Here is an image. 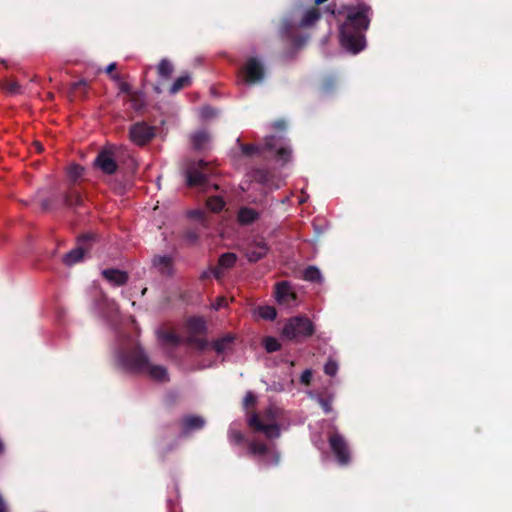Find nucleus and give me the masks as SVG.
I'll use <instances>...</instances> for the list:
<instances>
[{
  "mask_svg": "<svg viewBox=\"0 0 512 512\" xmlns=\"http://www.w3.org/2000/svg\"><path fill=\"white\" fill-rule=\"evenodd\" d=\"M115 358L118 365L125 371L146 374L154 380L167 379V371L163 366L153 365L139 343L131 337L118 340Z\"/></svg>",
  "mask_w": 512,
  "mask_h": 512,
  "instance_id": "1",
  "label": "nucleus"
},
{
  "mask_svg": "<svg viewBox=\"0 0 512 512\" xmlns=\"http://www.w3.org/2000/svg\"><path fill=\"white\" fill-rule=\"evenodd\" d=\"M370 7L365 4L346 7V20L340 26V42L347 51L357 54L365 48L364 31L370 23Z\"/></svg>",
  "mask_w": 512,
  "mask_h": 512,
  "instance_id": "2",
  "label": "nucleus"
},
{
  "mask_svg": "<svg viewBox=\"0 0 512 512\" xmlns=\"http://www.w3.org/2000/svg\"><path fill=\"white\" fill-rule=\"evenodd\" d=\"M283 419V410L276 405H269L261 413L248 415L247 423L253 432L264 434L267 440L280 436V425Z\"/></svg>",
  "mask_w": 512,
  "mask_h": 512,
  "instance_id": "3",
  "label": "nucleus"
},
{
  "mask_svg": "<svg viewBox=\"0 0 512 512\" xmlns=\"http://www.w3.org/2000/svg\"><path fill=\"white\" fill-rule=\"evenodd\" d=\"M237 142L240 143V140L237 139ZM242 153L245 156H253L261 153L262 149H267L269 151L275 152L279 159L283 161L288 160V156L291 153L290 147L286 144L285 139L282 136H269L265 139L264 147L259 145H245L239 144Z\"/></svg>",
  "mask_w": 512,
  "mask_h": 512,
  "instance_id": "4",
  "label": "nucleus"
},
{
  "mask_svg": "<svg viewBox=\"0 0 512 512\" xmlns=\"http://www.w3.org/2000/svg\"><path fill=\"white\" fill-rule=\"evenodd\" d=\"M314 332L313 323L304 316L289 319L283 327L282 335L289 340L308 337Z\"/></svg>",
  "mask_w": 512,
  "mask_h": 512,
  "instance_id": "5",
  "label": "nucleus"
},
{
  "mask_svg": "<svg viewBox=\"0 0 512 512\" xmlns=\"http://www.w3.org/2000/svg\"><path fill=\"white\" fill-rule=\"evenodd\" d=\"M208 174L207 164L200 160L187 168L186 182L189 186L198 187L202 191H208L210 188L217 189L216 184H210Z\"/></svg>",
  "mask_w": 512,
  "mask_h": 512,
  "instance_id": "6",
  "label": "nucleus"
},
{
  "mask_svg": "<svg viewBox=\"0 0 512 512\" xmlns=\"http://www.w3.org/2000/svg\"><path fill=\"white\" fill-rule=\"evenodd\" d=\"M249 453L257 457L264 465H276L279 462V454L270 442L252 439L248 444Z\"/></svg>",
  "mask_w": 512,
  "mask_h": 512,
  "instance_id": "7",
  "label": "nucleus"
},
{
  "mask_svg": "<svg viewBox=\"0 0 512 512\" xmlns=\"http://www.w3.org/2000/svg\"><path fill=\"white\" fill-rule=\"evenodd\" d=\"M264 74L263 64L256 57L248 58L240 71L241 80L249 85L261 83Z\"/></svg>",
  "mask_w": 512,
  "mask_h": 512,
  "instance_id": "8",
  "label": "nucleus"
},
{
  "mask_svg": "<svg viewBox=\"0 0 512 512\" xmlns=\"http://www.w3.org/2000/svg\"><path fill=\"white\" fill-rule=\"evenodd\" d=\"M235 341V335L227 333L221 338L215 340L212 344H209L204 339H195L196 348L202 352H206L208 349H213L218 355H226L233 350Z\"/></svg>",
  "mask_w": 512,
  "mask_h": 512,
  "instance_id": "9",
  "label": "nucleus"
},
{
  "mask_svg": "<svg viewBox=\"0 0 512 512\" xmlns=\"http://www.w3.org/2000/svg\"><path fill=\"white\" fill-rule=\"evenodd\" d=\"M93 235H84L78 239L77 247L69 251L63 256V262L67 266H72L76 263L81 262L84 259V256L91 247V242L93 241Z\"/></svg>",
  "mask_w": 512,
  "mask_h": 512,
  "instance_id": "10",
  "label": "nucleus"
},
{
  "mask_svg": "<svg viewBox=\"0 0 512 512\" xmlns=\"http://www.w3.org/2000/svg\"><path fill=\"white\" fill-rule=\"evenodd\" d=\"M154 136V128L144 122L136 123L130 128V139L136 145H145L150 142Z\"/></svg>",
  "mask_w": 512,
  "mask_h": 512,
  "instance_id": "11",
  "label": "nucleus"
},
{
  "mask_svg": "<svg viewBox=\"0 0 512 512\" xmlns=\"http://www.w3.org/2000/svg\"><path fill=\"white\" fill-rule=\"evenodd\" d=\"M329 444L331 447V450L335 454L337 461L341 465H345L350 460V453L347 446V443L342 435L339 433H333L329 437Z\"/></svg>",
  "mask_w": 512,
  "mask_h": 512,
  "instance_id": "12",
  "label": "nucleus"
},
{
  "mask_svg": "<svg viewBox=\"0 0 512 512\" xmlns=\"http://www.w3.org/2000/svg\"><path fill=\"white\" fill-rule=\"evenodd\" d=\"M237 256L234 253H224L220 256L218 266L213 268L210 272H204L202 278L208 277L211 273L218 281L224 277V270L229 269L236 263Z\"/></svg>",
  "mask_w": 512,
  "mask_h": 512,
  "instance_id": "13",
  "label": "nucleus"
},
{
  "mask_svg": "<svg viewBox=\"0 0 512 512\" xmlns=\"http://www.w3.org/2000/svg\"><path fill=\"white\" fill-rule=\"evenodd\" d=\"M94 164L103 173L113 174L117 170V163L114 154L111 150H102L96 157Z\"/></svg>",
  "mask_w": 512,
  "mask_h": 512,
  "instance_id": "14",
  "label": "nucleus"
},
{
  "mask_svg": "<svg viewBox=\"0 0 512 512\" xmlns=\"http://www.w3.org/2000/svg\"><path fill=\"white\" fill-rule=\"evenodd\" d=\"M275 297L279 304L290 305L295 301V293L287 282L278 283L276 286Z\"/></svg>",
  "mask_w": 512,
  "mask_h": 512,
  "instance_id": "15",
  "label": "nucleus"
},
{
  "mask_svg": "<svg viewBox=\"0 0 512 512\" xmlns=\"http://www.w3.org/2000/svg\"><path fill=\"white\" fill-rule=\"evenodd\" d=\"M268 252V246L264 240L253 241L247 249L246 256L250 262H257Z\"/></svg>",
  "mask_w": 512,
  "mask_h": 512,
  "instance_id": "16",
  "label": "nucleus"
},
{
  "mask_svg": "<svg viewBox=\"0 0 512 512\" xmlns=\"http://www.w3.org/2000/svg\"><path fill=\"white\" fill-rule=\"evenodd\" d=\"M154 269L165 276H170L173 273V260L170 256L157 255L152 261Z\"/></svg>",
  "mask_w": 512,
  "mask_h": 512,
  "instance_id": "17",
  "label": "nucleus"
},
{
  "mask_svg": "<svg viewBox=\"0 0 512 512\" xmlns=\"http://www.w3.org/2000/svg\"><path fill=\"white\" fill-rule=\"evenodd\" d=\"M205 425V420L201 416L187 415L182 419V432L184 434L200 430Z\"/></svg>",
  "mask_w": 512,
  "mask_h": 512,
  "instance_id": "18",
  "label": "nucleus"
},
{
  "mask_svg": "<svg viewBox=\"0 0 512 512\" xmlns=\"http://www.w3.org/2000/svg\"><path fill=\"white\" fill-rule=\"evenodd\" d=\"M97 308L107 320H112L113 316L117 314L118 307L113 300L108 299L106 296H102L97 302Z\"/></svg>",
  "mask_w": 512,
  "mask_h": 512,
  "instance_id": "19",
  "label": "nucleus"
},
{
  "mask_svg": "<svg viewBox=\"0 0 512 512\" xmlns=\"http://www.w3.org/2000/svg\"><path fill=\"white\" fill-rule=\"evenodd\" d=\"M102 275L114 286L124 285L128 280L127 274L118 269H105L102 271Z\"/></svg>",
  "mask_w": 512,
  "mask_h": 512,
  "instance_id": "20",
  "label": "nucleus"
},
{
  "mask_svg": "<svg viewBox=\"0 0 512 512\" xmlns=\"http://www.w3.org/2000/svg\"><path fill=\"white\" fill-rule=\"evenodd\" d=\"M187 327L189 332L193 334L189 337V342L196 347L194 341L195 339H199L196 335H200L205 331V321L201 318H191L187 322Z\"/></svg>",
  "mask_w": 512,
  "mask_h": 512,
  "instance_id": "21",
  "label": "nucleus"
},
{
  "mask_svg": "<svg viewBox=\"0 0 512 512\" xmlns=\"http://www.w3.org/2000/svg\"><path fill=\"white\" fill-rule=\"evenodd\" d=\"M238 221L242 225H249L259 218V213L250 207H242L238 211Z\"/></svg>",
  "mask_w": 512,
  "mask_h": 512,
  "instance_id": "22",
  "label": "nucleus"
},
{
  "mask_svg": "<svg viewBox=\"0 0 512 512\" xmlns=\"http://www.w3.org/2000/svg\"><path fill=\"white\" fill-rule=\"evenodd\" d=\"M210 142V135L205 130H200L191 136V143L197 150L206 149Z\"/></svg>",
  "mask_w": 512,
  "mask_h": 512,
  "instance_id": "23",
  "label": "nucleus"
},
{
  "mask_svg": "<svg viewBox=\"0 0 512 512\" xmlns=\"http://www.w3.org/2000/svg\"><path fill=\"white\" fill-rule=\"evenodd\" d=\"M158 339L165 346H177L180 343L179 337L172 331L159 330Z\"/></svg>",
  "mask_w": 512,
  "mask_h": 512,
  "instance_id": "24",
  "label": "nucleus"
},
{
  "mask_svg": "<svg viewBox=\"0 0 512 512\" xmlns=\"http://www.w3.org/2000/svg\"><path fill=\"white\" fill-rule=\"evenodd\" d=\"M320 18V12L317 8H311L305 11L301 21V27H309L313 25Z\"/></svg>",
  "mask_w": 512,
  "mask_h": 512,
  "instance_id": "25",
  "label": "nucleus"
},
{
  "mask_svg": "<svg viewBox=\"0 0 512 512\" xmlns=\"http://www.w3.org/2000/svg\"><path fill=\"white\" fill-rule=\"evenodd\" d=\"M303 278L310 282H321L322 274L320 270L315 266L307 267L303 272Z\"/></svg>",
  "mask_w": 512,
  "mask_h": 512,
  "instance_id": "26",
  "label": "nucleus"
},
{
  "mask_svg": "<svg viewBox=\"0 0 512 512\" xmlns=\"http://www.w3.org/2000/svg\"><path fill=\"white\" fill-rule=\"evenodd\" d=\"M191 83V78L188 74H185V75H182L180 77H178L172 84L171 88H170V93L171 94H175L177 93L178 91H180L182 88L190 85Z\"/></svg>",
  "mask_w": 512,
  "mask_h": 512,
  "instance_id": "27",
  "label": "nucleus"
},
{
  "mask_svg": "<svg viewBox=\"0 0 512 512\" xmlns=\"http://www.w3.org/2000/svg\"><path fill=\"white\" fill-rule=\"evenodd\" d=\"M256 312L259 317L265 320H274L277 316L276 309L272 306H259Z\"/></svg>",
  "mask_w": 512,
  "mask_h": 512,
  "instance_id": "28",
  "label": "nucleus"
},
{
  "mask_svg": "<svg viewBox=\"0 0 512 512\" xmlns=\"http://www.w3.org/2000/svg\"><path fill=\"white\" fill-rule=\"evenodd\" d=\"M206 205L212 212H219L223 209L225 203L221 197L212 196L208 197Z\"/></svg>",
  "mask_w": 512,
  "mask_h": 512,
  "instance_id": "29",
  "label": "nucleus"
},
{
  "mask_svg": "<svg viewBox=\"0 0 512 512\" xmlns=\"http://www.w3.org/2000/svg\"><path fill=\"white\" fill-rule=\"evenodd\" d=\"M2 88L6 93L10 95H16L21 93V86L17 81L14 80L3 81Z\"/></svg>",
  "mask_w": 512,
  "mask_h": 512,
  "instance_id": "30",
  "label": "nucleus"
},
{
  "mask_svg": "<svg viewBox=\"0 0 512 512\" xmlns=\"http://www.w3.org/2000/svg\"><path fill=\"white\" fill-rule=\"evenodd\" d=\"M173 72V65L170 61L163 59L158 65V74L163 78H169Z\"/></svg>",
  "mask_w": 512,
  "mask_h": 512,
  "instance_id": "31",
  "label": "nucleus"
},
{
  "mask_svg": "<svg viewBox=\"0 0 512 512\" xmlns=\"http://www.w3.org/2000/svg\"><path fill=\"white\" fill-rule=\"evenodd\" d=\"M66 202L70 206H77L82 203V196L79 191L71 189L66 196Z\"/></svg>",
  "mask_w": 512,
  "mask_h": 512,
  "instance_id": "32",
  "label": "nucleus"
},
{
  "mask_svg": "<svg viewBox=\"0 0 512 512\" xmlns=\"http://www.w3.org/2000/svg\"><path fill=\"white\" fill-rule=\"evenodd\" d=\"M263 344L267 352H275L280 348V343L274 337L264 338Z\"/></svg>",
  "mask_w": 512,
  "mask_h": 512,
  "instance_id": "33",
  "label": "nucleus"
},
{
  "mask_svg": "<svg viewBox=\"0 0 512 512\" xmlns=\"http://www.w3.org/2000/svg\"><path fill=\"white\" fill-rule=\"evenodd\" d=\"M83 170V167H81L80 165L72 164L68 168V175L71 180L76 181L82 176Z\"/></svg>",
  "mask_w": 512,
  "mask_h": 512,
  "instance_id": "34",
  "label": "nucleus"
},
{
  "mask_svg": "<svg viewBox=\"0 0 512 512\" xmlns=\"http://www.w3.org/2000/svg\"><path fill=\"white\" fill-rule=\"evenodd\" d=\"M228 438L231 442L241 443L243 440V434L234 427V424H232L229 427Z\"/></svg>",
  "mask_w": 512,
  "mask_h": 512,
  "instance_id": "35",
  "label": "nucleus"
},
{
  "mask_svg": "<svg viewBox=\"0 0 512 512\" xmlns=\"http://www.w3.org/2000/svg\"><path fill=\"white\" fill-rule=\"evenodd\" d=\"M295 27H296V25L293 21H291L289 19H285L283 21L282 34L287 36L288 38H290L292 31L294 30Z\"/></svg>",
  "mask_w": 512,
  "mask_h": 512,
  "instance_id": "36",
  "label": "nucleus"
},
{
  "mask_svg": "<svg viewBox=\"0 0 512 512\" xmlns=\"http://www.w3.org/2000/svg\"><path fill=\"white\" fill-rule=\"evenodd\" d=\"M324 371L327 375L334 376L338 371L337 363L333 360H329L324 366Z\"/></svg>",
  "mask_w": 512,
  "mask_h": 512,
  "instance_id": "37",
  "label": "nucleus"
},
{
  "mask_svg": "<svg viewBox=\"0 0 512 512\" xmlns=\"http://www.w3.org/2000/svg\"><path fill=\"white\" fill-rule=\"evenodd\" d=\"M253 178L256 181H258L259 183H262V184L268 183V173L265 170H256L253 175Z\"/></svg>",
  "mask_w": 512,
  "mask_h": 512,
  "instance_id": "38",
  "label": "nucleus"
},
{
  "mask_svg": "<svg viewBox=\"0 0 512 512\" xmlns=\"http://www.w3.org/2000/svg\"><path fill=\"white\" fill-rule=\"evenodd\" d=\"M189 217L199 220L201 223L205 222L206 213L203 210L195 209L189 212Z\"/></svg>",
  "mask_w": 512,
  "mask_h": 512,
  "instance_id": "39",
  "label": "nucleus"
},
{
  "mask_svg": "<svg viewBox=\"0 0 512 512\" xmlns=\"http://www.w3.org/2000/svg\"><path fill=\"white\" fill-rule=\"evenodd\" d=\"M317 401H318V403L320 404V406L322 407V409L324 410L325 413H329L332 410L331 400L330 399H326V398H323V397H318Z\"/></svg>",
  "mask_w": 512,
  "mask_h": 512,
  "instance_id": "40",
  "label": "nucleus"
},
{
  "mask_svg": "<svg viewBox=\"0 0 512 512\" xmlns=\"http://www.w3.org/2000/svg\"><path fill=\"white\" fill-rule=\"evenodd\" d=\"M255 402H256V396L250 391L247 392L244 397V401H243L244 406L247 408V407L255 404Z\"/></svg>",
  "mask_w": 512,
  "mask_h": 512,
  "instance_id": "41",
  "label": "nucleus"
},
{
  "mask_svg": "<svg viewBox=\"0 0 512 512\" xmlns=\"http://www.w3.org/2000/svg\"><path fill=\"white\" fill-rule=\"evenodd\" d=\"M312 379V372L311 370L307 369L305 370L301 375V382L305 385H308Z\"/></svg>",
  "mask_w": 512,
  "mask_h": 512,
  "instance_id": "42",
  "label": "nucleus"
},
{
  "mask_svg": "<svg viewBox=\"0 0 512 512\" xmlns=\"http://www.w3.org/2000/svg\"><path fill=\"white\" fill-rule=\"evenodd\" d=\"M201 115L204 118H209V117L214 116L215 112L211 107L206 106L201 109Z\"/></svg>",
  "mask_w": 512,
  "mask_h": 512,
  "instance_id": "43",
  "label": "nucleus"
},
{
  "mask_svg": "<svg viewBox=\"0 0 512 512\" xmlns=\"http://www.w3.org/2000/svg\"><path fill=\"white\" fill-rule=\"evenodd\" d=\"M186 239H187L189 242L193 243V242H195V241L198 239V235H197V233H196V232H194V231H188V232L186 233Z\"/></svg>",
  "mask_w": 512,
  "mask_h": 512,
  "instance_id": "44",
  "label": "nucleus"
},
{
  "mask_svg": "<svg viewBox=\"0 0 512 512\" xmlns=\"http://www.w3.org/2000/svg\"><path fill=\"white\" fill-rule=\"evenodd\" d=\"M224 305H225V299L224 298H219V299H217L215 304H213V307H214V309L218 310L221 307H223Z\"/></svg>",
  "mask_w": 512,
  "mask_h": 512,
  "instance_id": "45",
  "label": "nucleus"
},
{
  "mask_svg": "<svg viewBox=\"0 0 512 512\" xmlns=\"http://www.w3.org/2000/svg\"><path fill=\"white\" fill-rule=\"evenodd\" d=\"M211 366H213V362H211V361L210 362H204L203 361V362L198 364V369H205V368H209Z\"/></svg>",
  "mask_w": 512,
  "mask_h": 512,
  "instance_id": "46",
  "label": "nucleus"
},
{
  "mask_svg": "<svg viewBox=\"0 0 512 512\" xmlns=\"http://www.w3.org/2000/svg\"><path fill=\"white\" fill-rule=\"evenodd\" d=\"M120 89L122 92L130 93V87L127 83H122Z\"/></svg>",
  "mask_w": 512,
  "mask_h": 512,
  "instance_id": "47",
  "label": "nucleus"
},
{
  "mask_svg": "<svg viewBox=\"0 0 512 512\" xmlns=\"http://www.w3.org/2000/svg\"><path fill=\"white\" fill-rule=\"evenodd\" d=\"M86 86V82L84 80H81L79 82H76L73 84V89L76 90L79 87Z\"/></svg>",
  "mask_w": 512,
  "mask_h": 512,
  "instance_id": "48",
  "label": "nucleus"
},
{
  "mask_svg": "<svg viewBox=\"0 0 512 512\" xmlns=\"http://www.w3.org/2000/svg\"><path fill=\"white\" fill-rule=\"evenodd\" d=\"M115 68H116V63H110L106 67L105 71H106V73H111Z\"/></svg>",
  "mask_w": 512,
  "mask_h": 512,
  "instance_id": "49",
  "label": "nucleus"
},
{
  "mask_svg": "<svg viewBox=\"0 0 512 512\" xmlns=\"http://www.w3.org/2000/svg\"><path fill=\"white\" fill-rule=\"evenodd\" d=\"M275 128L283 129L285 127L284 121H277L274 123Z\"/></svg>",
  "mask_w": 512,
  "mask_h": 512,
  "instance_id": "50",
  "label": "nucleus"
},
{
  "mask_svg": "<svg viewBox=\"0 0 512 512\" xmlns=\"http://www.w3.org/2000/svg\"><path fill=\"white\" fill-rule=\"evenodd\" d=\"M326 1H327V0H315V3H316V4H322V3L326 2Z\"/></svg>",
  "mask_w": 512,
  "mask_h": 512,
  "instance_id": "51",
  "label": "nucleus"
},
{
  "mask_svg": "<svg viewBox=\"0 0 512 512\" xmlns=\"http://www.w3.org/2000/svg\"><path fill=\"white\" fill-rule=\"evenodd\" d=\"M37 149L40 151L42 150V146L40 144H37Z\"/></svg>",
  "mask_w": 512,
  "mask_h": 512,
  "instance_id": "52",
  "label": "nucleus"
}]
</instances>
